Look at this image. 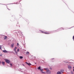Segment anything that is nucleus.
<instances>
[{
  "mask_svg": "<svg viewBox=\"0 0 74 74\" xmlns=\"http://www.w3.org/2000/svg\"><path fill=\"white\" fill-rule=\"evenodd\" d=\"M57 74H62V73L60 71H58L57 72Z\"/></svg>",
  "mask_w": 74,
  "mask_h": 74,
  "instance_id": "obj_14",
  "label": "nucleus"
},
{
  "mask_svg": "<svg viewBox=\"0 0 74 74\" xmlns=\"http://www.w3.org/2000/svg\"><path fill=\"white\" fill-rule=\"evenodd\" d=\"M64 70L63 69H61L60 70V72H61V73H64Z\"/></svg>",
  "mask_w": 74,
  "mask_h": 74,
  "instance_id": "obj_11",
  "label": "nucleus"
},
{
  "mask_svg": "<svg viewBox=\"0 0 74 74\" xmlns=\"http://www.w3.org/2000/svg\"><path fill=\"white\" fill-rule=\"evenodd\" d=\"M0 4H2V5H4V4H1V3H0Z\"/></svg>",
  "mask_w": 74,
  "mask_h": 74,
  "instance_id": "obj_36",
  "label": "nucleus"
},
{
  "mask_svg": "<svg viewBox=\"0 0 74 74\" xmlns=\"http://www.w3.org/2000/svg\"><path fill=\"white\" fill-rule=\"evenodd\" d=\"M15 4H18V2H17Z\"/></svg>",
  "mask_w": 74,
  "mask_h": 74,
  "instance_id": "obj_29",
  "label": "nucleus"
},
{
  "mask_svg": "<svg viewBox=\"0 0 74 74\" xmlns=\"http://www.w3.org/2000/svg\"><path fill=\"white\" fill-rule=\"evenodd\" d=\"M38 69L40 71V72L42 73H43V74H45V72H43L42 71H44V69H42L41 68V66H39V67H38Z\"/></svg>",
  "mask_w": 74,
  "mask_h": 74,
  "instance_id": "obj_1",
  "label": "nucleus"
},
{
  "mask_svg": "<svg viewBox=\"0 0 74 74\" xmlns=\"http://www.w3.org/2000/svg\"><path fill=\"white\" fill-rule=\"evenodd\" d=\"M15 52L16 53V54L18 53V52L17 51H15Z\"/></svg>",
  "mask_w": 74,
  "mask_h": 74,
  "instance_id": "obj_27",
  "label": "nucleus"
},
{
  "mask_svg": "<svg viewBox=\"0 0 74 74\" xmlns=\"http://www.w3.org/2000/svg\"><path fill=\"white\" fill-rule=\"evenodd\" d=\"M34 58H36V57H34Z\"/></svg>",
  "mask_w": 74,
  "mask_h": 74,
  "instance_id": "obj_46",
  "label": "nucleus"
},
{
  "mask_svg": "<svg viewBox=\"0 0 74 74\" xmlns=\"http://www.w3.org/2000/svg\"><path fill=\"white\" fill-rule=\"evenodd\" d=\"M73 68L74 69V66H73Z\"/></svg>",
  "mask_w": 74,
  "mask_h": 74,
  "instance_id": "obj_45",
  "label": "nucleus"
},
{
  "mask_svg": "<svg viewBox=\"0 0 74 74\" xmlns=\"http://www.w3.org/2000/svg\"><path fill=\"white\" fill-rule=\"evenodd\" d=\"M18 32L19 34L20 35H21V34H22V32H21V31H18Z\"/></svg>",
  "mask_w": 74,
  "mask_h": 74,
  "instance_id": "obj_13",
  "label": "nucleus"
},
{
  "mask_svg": "<svg viewBox=\"0 0 74 74\" xmlns=\"http://www.w3.org/2000/svg\"><path fill=\"white\" fill-rule=\"evenodd\" d=\"M20 59H22L23 58V56H20L19 57Z\"/></svg>",
  "mask_w": 74,
  "mask_h": 74,
  "instance_id": "obj_17",
  "label": "nucleus"
},
{
  "mask_svg": "<svg viewBox=\"0 0 74 74\" xmlns=\"http://www.w3.org/2000/svg\"><path fill=\"white\" fill-rule=\"evenodd\" d=\"M3 52L4 53H12V51H7L6 50H3Z\"/></svg>",
  "mask_w": 74,
  "mask_h": 74,
  "instance_id": "obj_2",
  "label": "nucleus"
},
{
  "mask_svg": "<svg viewBox=\"0 0 74 74\" xmlns=\"http://www.w3.org/2000/svg\"><path fill=\"white\" fill-rule=\"evenodd\" d=\"M2 47L1 46V45H0V49H1V50H2V49H1V47Z\"/></svg>",
  "mask_w": 74,
  "mask_h": 74,
  "instance_id": "obj_25",
  "label": "nucleus"
},
{
  "mask_svg": "<svg viewBox=\"0 0 74 74\" xmlns=\"http://www.w3.org/2000/svg\"><path fill=\"white\" fill-rule=\"evenodd\" d=\"M26 22H28V23H29V21L28 20L26 21Z\"/></svg>",
  "mask_w": 74,
  "mask_h": 74,
  "instance_id": "obj_30",
  "label": "nucleus"
},
{
  "mask_svg": "<svg viewBox=\"0 0 74 74\" xmlns=\"http://www.w3.org/2000/svg\"><path fill=\"white\" fill-rule=\"evenodd\" d=\"M14 43H12L11 45V48H13L14 47Z\"/></svg>",
  "mask_w": 74,
  "mask_h": 74,
  "instance_id": "obj_8",
  "label": "nucleus"
},
{
  "mask_svg": "<svg viewBox=\"0 0 74 74\" xmlns=\"http://www.w3.org/2000/svg\"><path fill=\"white\" fill-rule=\"evenodd\" d=\"M1 63L3 66H5V62H4L2 61Z\"/></svg>",
  "mask_w": 74,
  "mask_h": 74,
  "instance_id": "obj_12",
  "label": "nucleus"
},
{
  "mask_svg": "<svg viewBox=\"0 0 74 74\" xmlns=\"http://www.w3.org/2000/svg\"><path fill=\"white\" fill-rule=\"evenodd\" d=\"M59 31H61V30H64V28L61 27L60 28L58 29Z\"/></svg>",
  "mask_w": 74,
  "mask_h": 74,
  "instance_id": "obj_10",
  "label": "nucleus"
},
{
  "mask_svg": "<svg viewBox=\"0 0 74 74\" xmlns=\"http://www.w3.org/2000/svg\"><path fill=\"white\" fill-rule=\"evenodd\" d=\"M21 0H20L19 1V3H20V2H21Z\"/></svg>",
  "mask_w": 74,
  "mask_h": 74,
  "instance_id": "obj_38",
  "label": "nucleus"
},
{
  "mask_svg": "<svg viewBox=\"0 0 74 74\" xmlns=\"http://www.w3.org/2000/svg\"><path fill=\"white\" fill-rule=\"evenodd\" d=\"M29 53V52L28 51H27L26 52V54H27V55H28Z\"/></svg>",
  "mask_w": 74,
  "mask_h": 74,
  "instance_id": "obj_20",
  "label": "nucleus"
},
{
  "mask_svg": "<svg viewBox=\"0 0 74 74\" xmlns=\"http://www.w3.org/2000/svg\"><path fill=\"white\" fill-rule=\"evenodd\" d=\"M0 56H2V54H1L0 55Z\"/></svg>",
  "mask_w": 74,
  "mask_h": 74,
  "instance_id": "obj_31",
  "label": "nucleus"
},
{
  "mask_svg": "<svg viewBox=\"0 0 74 74\" xmlns=\"http://www.w3.org/2000/svg\"><path fill=\"white\" fill-rule=\"evenodd\" d=\"M71 63H73L74 64V63L73 62H71Z\"/></svg>",
  "mask_w": 74,
  "mask_h": 74,
  "instance_id": "obj_43",
  "label": "nucleus"
},
{
  "mask_svg": "<svg viewBox=\"0 0 74 74\" xmlns=\"http://www.w3.org/2000/svg\"><path fill=\"white\" fill-rule=\"evenodd\" d=\"M14 4V3H10V4Z\"/></svg>",
  "mask_w": 74,
  "mask_h": 74,
  "instance_id": "obj_33",
  "label": "nucleus"
},
{
  "mask_svg": "<svg viewBox=\"0 0 74 74\" xmlns=\"http://www.w3.org/2000/svg\"><path fill=\"white\" fill-rule=\"evenodd\" d=\"M71 74H73V71H71Z\"/></svg>",
  "mask_w": 74,
  "mask_h": 74,
  "instance_id": "obj_24",
  "label": "nucleus"
},
{
  "mask_svg": "<svg viewBox=\"0 0 74 74\" xmlns=\"http://www.w3.org/2000/svg\"><path fill=\"white\" fill-rule=\"evenodd\" d=\"M5 62L6 63H8V64H10V63H11V62L8 59H5Z\"/></svg>",
  "mask_w": 74,
  "mask_h": 74,
  "instance_id": "obj_3",
  "label": "nucleus"
},
{
  "mask_svg": "<svg viewBox=\"0 0 74 74\" xmlns=\"http://www.w3.org/2000/svg\"><path fill=\"white\" fill-rule=\"evenodd\" d=\"M1 63V61H0V64Z\"/></svg>",
  "mask_w": 74,
  "mask_h": 74,
  "instance_id": "obj_42",
  "label": "nucleus"
},
{
  "mask_svg": "<svg viewBox=\"0 0 74 74\" xmlns=\"http://www.w3.org/2000/svg\"><path fill=\"white\" fill-rule=\"evenodd\" d=\"M23 66H25V65L24 64H22Z\"/></svg>",
  "mask_w": 74,
  "mask_h": 74,
  "instance_id": "obj_39",
  "label": "nucleus"
},
{
  "mask_svg": "<svg viewBox=\"0 0 74 74\" xmlns=\"http://www.w3.org/2000/svg\"><path fill=\"white\" fill-rule=\"evenodd\" d=\"M19 43H17V47H18V46H19Z\"/></svg>",
  "mask_w": 74,
  "mask_h": 74,
  "instance_id": "obj_23",
  "label": "nucleus"
},
{
  "mask_svg": "<svg viewBox=\"0 0 74 74\" xmlns=\"http://www.w3.org/2000/svg\"><path fill=\"white\" fill-rule=\"evenodd\" d=\"M51 59H54V58H52Z\"/></svg>",
  "mask_w": 74,
  "mask_h": 74,
  "instance_id": "obj_41",
  "label": "nucleus"
},
{
  "mask_svg": "<svg viewBox=\"0 0 74 74\" xmlns=\"http://www.w3.org/2000/svg\"><path fill=\"white\" fill-rule=\"evenodd\" d=\"M39 31H40V32H41V33H44V34H45V32L44 31H43L41 30H39Z\"/></svg>",
  "mask_w": 74,
  "mask_h": 74,
  "instance_id": "obj_9",
  "label": "nucleus"
},
{
  "mask_svg": "<svg viewBox=\"0 0 74 74\" xmlns=\"http://www.w3.org/2000/svg\"><path fill=\"white\" fill-rule=\"evenodd\" d=\"M46 73L47 74H51V71L50 70H47L46 71Z\"/></svg>",
  "mask_w": 74,
  "mask_h": 74,
  "instance_id": "obj_4",
  "label": "nucleus"
},
{
  "mask_svg": "<svg viewBox=\"0 0 74 74\" xmlns=\"http://www.w3.org/2000/svg\"><path fill=\"white\" fill-rule=\"evenodd\" d=\"M35 64H37V63L35 62Z\"/></svg>",
  "mask_w": 74,
  "mask_h": 74,
  "instance_id": "obj_37",
  "label": "nucleus"
},
{
  "mask_svg": "<svg viewBox=\"0 0 74 74\" xmlns=\"http://www.w3.org/2000/svg\"><path fill=\"white\" fill-rule=\"evenodd\" d=\"M17 49V47H15L14 48V51H16Z\"/></svg>",
  "mask_w": 74,
  "mask_h": 74,
  "instance_id": "obj_15",
  "label": "nucleus"
},
{
  "mask_svg": "<svg viewBox=\"0 0 74 74\" xmlns=\"http://www.w3.org/2000/svg\"><path fill=\"white\" fill-rule=\"evenodd\" d=\"M20 30H17L16 32V33H19V32H18V31H20Z\"/></svg>",
  "mask_w": 74,
  "mask_h": 74,
  "instance_id": "obj_21",
  "label": "nucleus"
},
{
  "mask_svg": "<svg viewBox=\"0 0 74 74\" xmlns=\"http://www.w3.org/2000/svg\"><path fill=\"white\" fill-rule=\"evenodd\" d=\"M45 69L46 70H49V69H48V68H45Z\"/></svg>",
  "mask_w": 74,
  "mask_h": 74,
  "instance_id": "obj_28",
  "label": "nucleus"
},
{
  "mask_svg": "<svg viewBox=\"0 0 74 74\" xmlns=\"http://www.w3.org/2000/svg\"><path fill=\"white\" fill-rule=\"evenodd\" d=\"M18 25V22H17V25H16L17 26H18V25Z\"/></svg>",
  "mask_w": 74,
  "mask_h": 74,
  "instance_id": "obj_34",
  "label": "nucleus"
},
{
  "mask_svg": "<svg viewBox=\"0 0 74 74\" xmlns=\"http://www.w3.org/2000/svg\"><path fill=\"white\" fill-rule=\"evenodd\" d=\"M10 67H12V63H10Z\"/></svg>",
  "mask_w": 74,
  "mask_h": 74,
  "instance_id": "obj_19",
  "label": "nucleus"
},
{
  "mask_svg": "<svg viewBox=\"0 0 74 74\" xmlns=\"http://www.w3.org/2000/svg\"><path fill=\"white\" fill-rule=\"evenodd\" d=\"M37 33H38V32H37Z\"/></svg>",
  "mask_w": 74,
  "mask_h": 74,
  "instance_id": "obj_48",
  "label": "nucleus"
},
{
  "mask_svg": "<svg viewBox=\"0 0 74 74\" xmlns=\"http://www.w3.org/2000/svg\"><path fill=\"white\" fill-rule=\"evenodd\" d=\"M59 29H58L57 30L53 31V33H56V32H59Z\"/></svg>",
  "mask_w": 74,
  "mask_h": 74,
  "instance_id": "obj_6",
  "label": "nucleus"
},
{
  "mask_svg": "<svg viewBox=\"0 0 74 74\" xmlns=\"http://www.w3.org/2000/svg\"><path fill=\"white\" fill-rule=\"evenodd\" d=\"M72 27H74V26H73V27H71L69 28H68V29H71V28H72Z\"/></svg>",
  "mask_w": 74,
  "mask_h": 74,
  "instance_id": "obj_32",
  "label": "nucleus"
},
{
  "mask_svg": "<svg viewBox=\"0 0 74 74\" xmlns=\"http://www.w3.org/2000/svg\"><path fill=\"white\" fill-rule=\"evenodd\" d=\"M73 71H74V69H73Z\"/></svg>",
  "mask_w": 74,
  "mask_h": 74,
  "instance_id": "obj_44",
  "label": "nucleus"
},
{
  "mask_svg": "<svg viewBox=\"0 0 74 74\" xmlns=\"http://www.w3.org/2000/svg\"><path fill=\"white\" fill-rule=\"evenodd\" d=\"M17 52H19V48H18L17 49Z\"/></svg>",
  "mask_w": 74,
  "mask_h": 74,
  "instance_id": "obj_26",
  "label": "nucleus"
},
{
  "mask_svg": "<svg viewBox=\"0 0 74 74\" xmlns=\"http://www.w3.org/2000/svg\"><path fill=\"white\" fill-rule=\"evenodd\" d=\"M7 38V36H5L4 38V40H6Z\"/></svg>",
  "mask_w": 74,
  "mask_h": 74,
  "instance_id": "obj_16",
  "label": "nucleus"
},
{
  "mask_svg": "<svg viewBox=\"0 0 74 74\" xmlns=\"http://www.w3.org/2000/svg\"><path fill=\"white\" fill-rule=\"evenodd\" d=\"M68 69H69V70H71V69H72L71 66V65H68Z\"/></svg>",
  "mask_w": 74,
  "mask_h": 74,
  "instance_id": "obj_5",
  "label": "nucleus"
},
{
  "mask_svg": "<svg viewBox=\"0 0 74 74\" xmlns=\"http://www.w3.org/2000/svg\"><path fill=\"white\" fill-rule=\"evenodd\" d=\"M25 63L27 64V65H28V66H32V64L30 63H29L27 62H26Z\"/></svg>",
  "mask_w": 74,
  "mask_h": 74,
  "instance_id": "obj_7",
  "label": "nucleus"
},
{
  "mask_svg": "<svg viewBox=\"0 0 74 74\" xmlns=\"http://www.w3.org/2000/svg\"><path fill=\"white\" fill-rule=\"evenodd\" d=\"M49 69L50 70H52V68H50Z\"/></svg>",
  "mask_w": 74,
  "mask_h": 74,
  "instance_id": "obj_35",
  "label": "nucleus"
},
{
  "mask_svg": "<svg viewBox=\"0 0 74 74\" xmlns=\"http://www.w3.org/2000/svg\"><path fill=\"white\" fill-rule=\"evenodd\" d=\"M7 9H8V10H10L8 8H7Z\"/></svg>",
  "mask_w": 74,
  "mask_h": 74,
  "instance_id": "obj_40",
  "label": "nucleus"
},
{
  "mask_svg": "<svg viewBox=\"0 0 74 74\" xmlns=\"http://www.w3.org/2000/svg\"><path fill=\"white\" fill-rule=\"evenodd\" d=\"M21 71V72H23V71Z\"/></svg>",
  "mask_w": 74,
  "mask_h": 74,
  "instance_id": "obj_47",
  "label": "nucleus"
},
{
  "mask_svg": "<svg viewBox=\"0 0 74 74\" xmlns=\"http://www.w3.org/2000/svg\"><path fill=\"white\" fill-rule=\"evenodd\" d=\"M63 62H65V63H70L69 62H66L65 61H63Z\"/></svg>",
  "mask_w": 74,
  "mask_h": 74,
  "instance_id": "obj_22",
  "label": "nucleus"
},
{
  "mask_svg": "<svg viewBox=\"0 0 74 74\" xmlns=\"http://www.w3.org/2000/svg\"><path fill=\"white\" fill-rule=\"evenodd\" d=\"M45 34H49V33L48 32H45Z\"/></svg>",
  "mask_w": 74,
  "mask_h": 74,
  "instance_id": "obj_18",
  "label": "nucleus"
}]
</instances>
